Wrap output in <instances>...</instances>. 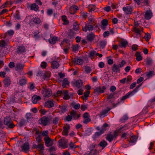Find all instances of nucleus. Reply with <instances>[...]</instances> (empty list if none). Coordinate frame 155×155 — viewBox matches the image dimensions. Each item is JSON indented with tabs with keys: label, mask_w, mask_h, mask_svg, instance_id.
Wrapping results in <instances>:
<instances>
[{
	"label": "nucleus",
	"mask_w": 155,
	"mask_h": 155,
	"mask_svg": "<svg viewBox=\"0 0 155 155\" xmlns=\"http://www.w3.org/2000/svg\"><path fill=\"white\" fill-rule=\"evenodd\" d=\"M142 84L139 85L134 89L132 91H130L127 93L125 95L123 96L120 100L121 101H124L125 99L129 98L130 97L134 95L138 91L139 88L141 86Z\"/></svg>",
	"instance_id": "nucleus-1"
},
{
	"label": "nucleus",
	"mask_w": 155,
	"mask_h": 155,
	"mask_svg": "<svg viewBox=\"0 0 155 155\" xmlns=\"http://www.w3.org/2000/svg\"><path fill=\"white\" fill-rule=\"evenodd\" d=\"M126 63L125 61L124 60H123L119 64L117 65L114 64L112 68L113 71L116 73H119L120 71V68L123 67Z\"/></svg>",
	"instance_id": "nucleus-2"
},
{
	"label": "nucleus",
	"mask_w": 155,
	"mask_h": 155,
	"mask_svg": "<svg viewBox=\"0 0 155 155\" xmlns=\"http://www.w3.org/2000/svg\"><path fill=\"white\" fill-rule=\"evenodd\" d=\"M123 10L126 15H128L132 14L133 10V6L127 5L123 8Z\"/></svg>",
	"instance_id": "nucleus-3"
},
{
	"label": "nucleus",
	"mask_w": 155,
	"mask_h": 155,
	"mask_svg": "<svg viewBox=\"0 0 155 155\" xmlns=\"http://www.w3.org/2000/svg\"><path fill=\"white\" fill-rule=\"evenodd\" d=\"M4 123L5 125L8 126V127L11 128H13L15 125L13 124L10 118L9 117L5 118L4 120Z\"/></svg>",
	"instance_id": "nucleus-4"
},
{
	"label": "nucleus",
	"mask_w": 155,
	"mask_h": 155,
	"mask_svg": "<svg viewBox=\"0 0 155 155\" xmlns=\"http://www.w3.org/2000/svg\"><path fill=\"white\" fill-rule=\"evenodd\" d=\"M41 92L43 96L45 97H48L50 96L51 94V92L49 89L43 87Z\"/></svg>",
	"instance_id": "nucleus-5"
},
{
	"label": "nucleus",
	"mask_w": 155,
	"mask_h": 155,
	"mask_svg": "<svg viewBox=\"0 0 155 155\" xmlns=\"http://www.w3.org/2000/svg\"><path fill=\"white\" fill-rule=\"evenodd\" d=\"M50 120L51 119L50 118L44 117L39 120V123L46 126L50 124Z\"/></svg>",
	"instance_id": "nucleus-6"
},
{
	"label": "nucleus",
	"mask_w": 155,
	"mask_h": 155,
	"mask_svg": "<svg viewBox=\"0 0 155 155\" xmlns=\"http://www.w3.org/2000/svg\"><path fill=\"white\" fill-rule=\"evenodd\" d=\"M106 89V87L105 86H100L96 87L94 91L96 94H100L104 93Z\"/></svg>",
	"instance_id": "nucleus-7"
},
{
	"label": "nucleus",
	"mask_w": 155,
	"mask_h": 155,
	"mask_svg": "<svg viewBox=\"0 0 155 155\" xmlns=\"http://www.w3.org/2000/svg\"><path fill=\"white\" fill-rule=\"evenodd\" d=\"M44 140L45 145L47 147L51 146L53 144V140H51L49 137H45Z\"/></svg>",
	"instance_id": "nucleus-8"
},
{
	"label": "nucleus",
	"mask_w": 155,
	"mask_h": 155,
	"mask_svg": "<svg viewBox=\"0 0 155 155\" xmlns=\"http://www.w3.org/2000/svg\"><path fill=\"white\" fill-rule=\"evenodd\" d=\"M24 66V64L18 63L16 64L15 69L16 71H20L23 70Z\"/></svg>",
	"instance_id": "nucleus-9"
},
{
	"label": "nucleus",
	"mask_w": 155,
	"mask_h": 155,
	"mask_svg": "<svg viewBox=\"0 0 155 155\" xmlns=\"http://www.w3.org/2000/svg\"><path fill=\"white\" fill-rule=\"evenodd\" d=\"M89 15V16L88 18V24H95V20L94 15L92 14Z\"/></svg>",
	"instance_id": "nucleus-10"
},
{
	"label": "nucleus",
	"mask_w": 155,
	"mask_h": 155,
	"mask_svg": "<svg viewBox=\"0 0 155 155\" xmlns=\"http://www.w3.org/2000/svg\"><path fill=\"white\" fill-rule=\"evenodd\" d=\"M96 8V6L95 5H89L88 7V11L89 13L88 14H92V12H94Z\"/></svg>",
	"instance_id": "nucleus-11"
},
{
	"label": "nucleus",
	"mask_w": 155,
	"mask_h": 155,
	"mask_svg": "<svg viewBox=\"0 0 155 155\" xmlns=\"http://www.w3.org/2000/svg\"><path fill=\"white\" fill-rule=\"evenodd\" d=\"M54 102L53 100H49L45 102V106L46 107L50 108L54 106Z\"/></svg>",
	"instance_id": "nucleus-12"
},
{
	"label": "nucleus",
	"mask_w": 155,
	"mask_h": 155,
	"mask_svg": "<svg viewBox=\"0 0 155 155\" xmlns=\"http://www.w3.org/2000/svg\"><path fill=\"white\" fill-rule=\"evenodd\" d=\"M41 99V97L36 95H34L32 98V101L33 104H36Z\"/></svg>",
	"instance_id": "nucleus-13"
},
{
	"label": "nucleus",
	"mask_w": 155,
	"mask_h": 155,
	"mask_svg": "<svg viewBox=\"0 0 155 155\" xmlns=\"http://www.w3.org/2000/svg\"><path fill=\"white\" fill-rule=\"evenodd\" d=\"M73 84L74 86L79 88L82 85V81L81 80H79L74 82Z\"/></svg>",
	"instance_id": "nucleus-14"
},
{
	"label": "nucleus",
	"mask_w": 155,
	"mask_h": 155,
	"mask_svg": "<svg viewBox=\"0 0 155 155\" xmlns=\"http://www.w3.org/2000/svg\"><path fill=\"white\" fill-rule=\"evenodd\" d=\"M5 87H8L11 84V81L9 77H6L3 81Z\"/></svg>",
	"instance_id": "nucleus-15"
},
{
	"label": "nucleus",
	"mask_w": 155,
	"mask_h": 155,
	"mask_svg": "<svg viewBox=\"0 0 155 155\" xmlns=\"http://www.w3.org/2000/svg\"><path fill=\"white\" fill-rule=\"evenodd\" d=\"M101 28L104 30H105L107 25L108 24V21L107 19H103L101 22Z\"/></svg>",
	"instance_id": "nucleus-16"
},
{
	"label": "nucleus",
	"mask_w": 155,
	"mask_h": 155,
	"mask_svg": "<svg viewBox=\"0 0 155 155\" xmlns=\"http://www.w3.org/2000/svg\"><path fill=\"white\" fill-rule=\"evenodd\" d=\"M64 129L62 132V134L63 135L67 136L68 135L69 130L70 128L69 125H67L64 127Z\"/></svg>",
	"instance_id": "nucleus-17"
},
{
	"label": "nucleus",
	"mask_w": 155,
	"mask_h": 155,
	"mask_svg": "<svg viewBox=\"0 0 155 155\" xmlns=\"http://www.w3.org/2000/svg\"><path fill=\"white\" fill-rule=\"evenodd\" d=\"M22 150L25 153H27L29 151V145L28 143H25L24 145L21 147Z\"/></svg>",
	"instance_id": "nucleus-18"
},
{
	"label": "nucleus",
	"mask_w": 155,
	"mask_h": 155,
	"mask_svg": "<svg viewBox=\"0 0 155 155\" xmlns=\"http://www.w3.org/2000/svg\"><path fill=\"white\" fill-rule=\"evenodd\" d=\"M59 144L61 147L64 148L66 147L67 146L66 142L64 140L61 139L59 141Z\"/></svg>",
	"instance_id": "nucleus-19"
},
{
	"label": "nucleus",
	"mask_w": 155,
	"mask_h": 155,
	"mask_svg": "<svg viewBox=\"0 0 155 155\" xmlns=\"http://www.w3.org/2000/svg\"><path fill=\"white\" fill-rule=\"evenodd\" d=\"M152 16V13L151 10H147L145 14V17L147 19H149Z\"/></svg>",
	"instance_id": "nucleus-20"
},
{
	"label": "nucleus",
	"mask_w": 155,
	"mask_h": 155,
	"mask_svg": "<svg viewBox=\"0 0 155 155\" xmlns=\"http://www.w3.org/2000/svg\"><path fill=\"white\" fill-rule=\"evenodd\" d=\"M78 9V7L76 6H71L70 8V13L71 14H74L75 13Z\"/></svg>",
	"instance_id": "nucleus-21"
},
{
	"label": "nucleus",
	"mask_w": 155,
	"mask_h": 155,
	"mask_svg": "<svg viewBox=\"0 0 155 155\" xmlns=\"http://www.w3.org/2000/svg\"><path fill=\"white\" fill-rule=\"evenodd\" d=\"M137 140V138L135 136H131L130 139V140L129 141V144L130 146L132 145L133 144L131 143H135Z\"/></svg>",
	"instance_id": "nucleus-22"
},
{
	"label": "nucleus",
	"mask_w": 155,
	"mask_h": 155,
	"mask_svg": "<svg viewBox=\"0 0 155 155\" xmlns=\"http://www.w3.org/2000/svg\"><path fill=\"white\" fill-rule=\"evenodd\" d=\"M67 107L65 106H59L58 107V110L61 113H63L66 111Z\"/></svg>",
	"instance_id": "nucleus-23"
},
{
	"label": "nucleus",
	"mask_w": 155,
	"mask_h": 155,
	"mask_svg": "<svg viewBox=\"0 0 155 155\" xmlns=\"http://www.w3.org/2000/svg\"><path fill=\"white\" fill-rule=\"evenodd\" d=\"M51 67L53 69H57L59 66V63L56 61H53L51 62Z\"/></svg>",
	"instance_id": "nucleus-24"
},
{
	"label": "nucleus",
	"mask_w": 155,
	"mask_h": 155,
	"mask_svg": "<svg viewBox=\"0 0 155 155\" xmlns=\"http://www.w3.org/2000/svg\"><path fill=\"white\" fill-rule=\"evenodd\" d=\"M135 56L136 57V60L137 61H140L143 59V57L141 56L140 52H137L135 53Z\"/></svg>",
	"instance_id": "nucleus-25"
},
{
	"label": "nucleus",
	"mask_w": 155,
	"mask_h": 155,
	"mask_svg": "<svg viewBox=\"0 0 155 155\" xmlns=\"http://www.w3.org/2000/svg\"><path fill=\"white\" fill-rule=\"evenodd\" d=\"M95 35L93 33H91L88 35V41L91 42L94 39Z\"/></svg>",
	"instance_id": "nucleus-26"
},
{
	"label": "nucleus",
	"mask_w": 155,
	"mask_h": 155,
	"mask_svg": "<svg viewBox=\"0 0 155 155\" xmlns=\"http://www.w3.org/2000/svg\"><path fill=\"white\" fill-rule=\"evenodd\" d=\"M63 98L64 100H68L70 98V97L68 94V92L67 91H64L63 93Z\"/></svg>",
	"instance_id": "nucleus-27"
},
{
	"label": "nucleus",
	"mask_w": 155,
	"mask_h": 155,
	"mask_svg": "<svg viewBox=\"0 0 155 155\" xmlns=\"http://www.w3.org/2000/svg\"><path fill=\"white\" fill-rule=\"evenodd\" d=\"M30 22L31 23H33L32 22H33L35 24H39L40 23L41 21L39 18L35 17L32 18Z\"/></svg>",
	"instance_id": "nucleus-28"
},
{
	"label": "nucleus",
	"mask_w": 155,
	"mask_h": 155,
	"mask_svg": "<svg viewBox=\"0 0 155 155\" xmlns=\"http://www.w3.org/2000/svg\"><path fill=\"white\" fill-rule=\"evenodd\" d=\"M105 131V129L101 130L100 132H96L94 135V138H96L99 136L101 134H103Z\"/></svg>",
	"instance_id": "nucleus-29"
},
{
	"label": "nucleus",
	"mask_w": 155,
	"mask_h": 155,
	"mask_svg": "<svg viewBox=\"0 0 155 155\" xmlns=\"http://www.w3.org/2000/svg\"><path fill=\"white\" fill-rule=\"evenodd\" d=\"M107 41L105 40L101 41L99 42L100 46L102 48H105V46L107 45Z\"/></svg>",
	"instance_id": "nucleus-30"
},
{
	"label": "nucleus",
	"mask_w": 155,
	"mask_h": 155,
	"mask_svg": "<svg viewBox=\"0 0 155 155\" xmlns=\"http://www.w3.org/2000/svg\"><path fill=\"white\" fill-rule=\"evenodd\" d=\"M18 51L19 52L22 53L25 52L26 49L23 45L19 46L18 48Z\"/></svg>",
	"instance_id": "nucleus-31"
},
{
	"label": "nucleus",
	"mask_w": 155,
	"mask_h": 155,
	"mask_svg": "<svg viewBox=\"0 0 155 155\" xmlns=\"http://www.w3.org/2000/svg\"><path fill=\"white\" fill-rule=\"evenodd\" d=\"M74 61L75 63L78 64H81L83 63V60L81 58L74 59Z\"/></svg>",
	"instance_id": "nucleus-32"
},
{
	"label": "nucleus",
	"mask_w": 155,
	"mask_h": 155,
	"mask_svg": "<svg viewBox=\"0 0 155 155\" xmlns=\"http://www.w3.org/2000/svg\"><path fill=\"white\" fill-rule=\"evenodd\" d=\"M31 9L36 11L38 10V7L37 5L35 3L32 4L31 7Z\"/></svg>",
	"instance_id": "nucleus-33"
},
{
	"label": "nucleus",
	"mask_w": 155,
	"mask_h": 155,
	"mask_svg": "<svg viewBox=\"0 0 155 155\" xmlns=\"http://www.w3.org/2000/svg\"><path fill=\"white\" fill-rule=\"evenodd\" d=\"M19 83L21 85H25L26 83V80L25 77H23L19 81Z\"/></svg>",
	"instance_id": "nucleus-34"
},
{
	"label": "nucleus",
	"mask_w": 155,
	"mask_h": 155,
	"mask_svg": "<svg viewBox=\"0 0 155 155\" xmlns=\"http://www.w3.org/2000/svg\"><path fill=\"white\" fill-rule=\"evenodd\" d=\"M106 139L110 142H111L114 139V136L111 134H109L107 135Z\"/></svg>",
	"instance_id": "nucleus-35"
},
{
	"label": "nucleus",
	"mask_w": 155,
	"mask_h": 155,
	"mask_svg": "<svg viewBox=\"0 0 155 155\" xmlns=\"http://www.w3.org/2000/svg\"><path fill=\"white\" fill-rule=\"evenodd\" d=\"M57 40V38L55 37L51 38L49 39V41L50 43L51 44H54L55 43Z\"/></svg>",
	"instance_id": "nucleus-36"
},
{
	"label": "nucleus",
	"mask_w": 155,
	"mask_h": 155,
	"mask_svg": "<svg viewBox=\"0 0 155 155\" xmlns=\"http://www.w3.org/2000/svg\"><path fill=\"white\" fill-rule=\"evenodd\" d=\"M8 41L6 42L3 40H2L0 41V47H4L8 44Z\"/></svg>",
	"instance_id": "nucleus-37"
},
{
	"label": "nucleus",
	"mask_w": 155,
	"mask_h": 155,
	"mask_svg": "<svg viewBox=\"0 0 155 155\" xmlns=\"http://www.w3.org/2000/svg\"><path fill=\"white\" fill-rule=\"evenodd\" d=\"M127 44L128 42L126 41H122L120 43V46L124 48L126 47Z\"/></svg>",
	"instance_id": "nucleus-38"
},
{
	"label": "nucleus",
	"mask_w": 155,
	"mask_h": 155,
	"mask_svg": "<svg viewBox=\"0 0 155 155\" xmlns=\"http://www.w3.org/2000/svg\"><path fill=\"white\" fill-rule=\"evenodd\" d=\"M35 147L36 148H38L41 150H42L44 149V144H39L37 145H36Z\"/></svg>",
	"instance_id": "nucleus-39"
},
{
	"label": "nucleus",
	"mask_w": 155,
	"mask_h": 155,
	"mask_svg": "<svg viewBox=\"0 0 155 155\" xmlns=\"http://www.w3.org/2000/svg\"><path fill=\"white\" fill-rule=\"evenodd\" d=\"M107 144V142L105 140H104L101 141L98 144L101 147H105Z\"/></svg>",
	"instance_id": "nucleus-40"
},
{
	"label": "nucleus",
	"mask_w": 155,
	"mask_h": 155,
	"mask_svg": "<svg viewBox=\"0 0 155 155\" xmlns=\"http://www.w3.org/2000/svg\"><path fill=\"white\" fill-rule=\"evenodd\" d=\"M95 26V24H88V30L92 31L94 29V27Z\"/></svg>",
	"instance_id": "nucleus-41"
},
{
	"label": "nucleus",
	"mask_w": 155,
	"mask_h": 155,
	"mask_svg": "<svg viewBox=\"0 0 155 155\" xmlns=\"http://www.w3.org/2000/svg\"><path fill=\"white\" fill-rule=\"evenodd\" d=\"M63 83L62 86L64 87H65L66 85H68L69 84V82L66 78H65L64 79Z\"/></svg>",
	"instance_id": "nucleus-42"
},
{
	"label": "nucleus",
	"mask_w": 155,
	"mask_h": 155,
	"mask_svg": "<svg viewBox=\"0 0 155 155\" xmlns=\"http://www.w3.org/2000/svg\"><path fill=\"white\" fill-rule=\"evenodd\" d=\"M110 110V108H108L107 109H105L103 110L102 112H101V116H105L107 114L108 112Z\"/></svg>",
	"instance_id": "nucleus-43"
},
{
	"label": "nucleus",
	"mask_w": 155,
	"mask_h": 155,
	"mask_svg": "<svg viewBox=\"0 0 155 155\" xmlns=\"http://www.w3.org/2000/svg\"><path fill=\"white\" fill-rule=\"evenodd\" d=\"M62 19L63 21L64 22V24L65 25H67L68 24V21L67 19V17L65 15L62 16Z\"/></svg>",
	"instance_id": "nucleus-44"
},
{
	"label": "nucleus",
	"mask_w": 155,
	"mask_h": 155,
	"mask_svg": "<svg viewBox=\"0 0 155 155\" xmlns=\"http://www.w3.org/2000/svg\"><path fill=\"white\" fill-rule=\"evenodd\" d=\"M59 118L58 117H55L53 119L52 121L53 124H57L59 121Z\"/></svg>",
	"instance_id": "nucleus-45"
},
{
	"label": "nucleus",
	"mask_w": 155,
	"mask_h": 155,
	"mask_svg": "<svg viewBox=\"0 0 155 155\" xmlns=\"http://www.w3.org/2000/svg\"><path fill=\"white\" fill-rule=\"evenodd\" d=\"M144 38L147 41H148L151 38V35L149 33H146L144 36Z\"/></svg>",
	"instance_id": "nucleus-46"
},
{
	"label": "nucleus",
	"mask_w": 155,
	"mask_h": 155,
	"mask_svg": "<svg viewBox=\"0 0 155 155\" xmlns=\"http://www.w3.org/2000/svg\"><path fill=\"white\" fill-rule=\"evenodd\" d=\"M134 31L138 35H140L141 30L138 28L134 27Z\"/></svg>",
	"instance_id": "nucleus-47"
},
{
	"label": "nucleus",
	"mask_w": 155,
	"mask_h": 155,
	"mask_svg": "<svg viewBox=\"0 0 155 155\" xmlns=\"http://www.w3.org/2000/svg\"><path fill=\"white\" fill-rule=\"evenodd\" d=\"M128 119V117L127 115H124L120 119V121L122 122H124L125 121Z\"/></svg>",
	"instance_id": "nucleus-48"
},
{
	"label": "nucleus",
	"mask_w": 155,
	"mask_h": 155,
	"mask_svg": "<svg viewBox=\"0 0 155 155\" xmlns=\"http://www.w3.org/2000/svg\"><path fill=\"white\" fill-rule=\"evenodd\" d=\"M96 144H95L93 143L90 146L89 149L91 151V153H92V151L94 150V148L95 147Z\"/></svg>",
	"instance_id": "nucleus-49"
},
{
	"label": "nucleus",
	"mask_w": 155,
	"mask_h": 155,
	"mask_svg": "<svg viewBox=\"0 0 155 155\" xmlns=\"http://www.w3.org/2000/svg\"><path fill=\"white\" fill-rule=\"evenodd\" d=\"M96 52L95 51H93L89 53V57L91 58V59L93 58V56L95 54Z\"/></svg>",
	"instance_id": "nucleus-50"
},
{
	"label": "nucleus",
	"mask_w": 155,
	"mask_h": 155,
	"mask_svg": "<svg viewBox=\"0 0 155 155\" xmlns=\"http://www.w3.org/2000/svg\"><path fill=\"white\" fill-rule=\"evenodd\" d=\"M48 131L44 130L42 132L41 135L45 136V137H49L48 136Z\"/></svg>",
	"instance_id": "nucleus-51"
},
{
	"label": "nucleus",
	"mask_w": 155,
	"mask_h": 155,
	"mask_svg": "<svg viewBox=\"0 0 155 155\" xmlns=\"http://www.w3.org/2000/svg\"><path fill=\"white\" fill-rule=\"evenodd\" d=\"M36 140L37 143H38L41 141V135H38L36 138Z\"/></svg>",
	"instance_id": "nucleus-52"
},
{
	"label": "nucleus",
	"mask_w": 155,
	"mask_h": 155,
	"mask_svg": "<svg viewBox=\"0 0 155 155\" xmlns=\"http://www.w3.org/2000/svg\"><path fill=\"white\" fill-rule=\"evenodd\" d=\"M147 64L148 65H150L151 64L152 62V60L149 58H147Z\"/></svg>",
	"instance_id": "nucleus-53"
},
{
	"label": "nucleus",
	"mask_w": 155,
	"mask_h": 155,
	"mask_svg": "<svg viewBox=\"0 0 155 155\" xmlns=\"http://www.w3.org/2000/svg\"><path fill=\"white\" fill-rule=\"evenodd\" d=\"M114 93H112L107 96V99H110L114 97Z\"/></svg>",
	"instance_id": "nucleus-54"
},
{
	"label": "nucleus",
	"mask_w": 155,
	"mask_h": 155,
	"mask_svg": "<svg viewBox=\"0 0 155 155\" xmlns=\"http://www.w3.org/2000/svg\"><path fill=\"white\" fill-rule=\"evenodd\" d=\"M64 91H58L57 92V96L59 97L61 96L63 94V93Z\"/></svg>",
	"instance_id": "nucleus-55"
},
{
	"label": "nucleus",
	"mask_w": 155,
	"mask_h": 155,
	"mask_svg": "<svg viewBox=\"0 0 155 155\" xmlns=\"http://www.w3.org/2000/svg\"><path fill=\"white\" fill-rule=\"evenodd\" d=\"M32 115L31 113H28L26 115V117L27 120L30 119L31 118Z\"/></svg>",
	"instance_id": "nucleus-56"
},
{
	"label": "nucleus",
	"mask_w": 155,
	"mask_h": 155,
	"mask_svg": "<svg viewBox=\"0 0 155 155\" xmlns=\"http://www.w3.org/2000/svg\"><path fill=\"white\" fill-rule=\"evenodd\" d=\"M53 12V10L52 9H50L48 10L47 11V14L48 15H51L52 14Z\"/></svg>",
	"instance_id": "nucleus-57"
},
{
	"label": "nucleus",
	"mask_w": 155,
	"mask_h": 155,
	"mask_svg": "<svg viewBox=\"0 0 155 155\" xmlns=\"http://www.w3.org/2000/svg\"><path fill=\"white\" fill-rule=\"evenodd\" d=\"M132 49L133 51H136L138 49V46L136 45H133L132 46Z\"/></svg>",
	"instance_id": "nucleus-58"
},
{
	"label": "nucleus",
	"mask_w": 155,
	"mask_h": 155,
	"mask_svg": "<svg viewBox=\"0 0 155 155\" xmlns=\"http://www.w3.org/2000/svg\"><path fill=\"white\" fill-rule=\"evenodd\" d=\"M69 146L72 149H75L78 147V146H75L74 143H71L70 144Z\"/></svg>",
	"instance_id": "nucleus-59"
},
{
	"label": "nucleus",
	"mask_w": 155,
	"mask_h": 155,
	"mask_svg": "<svg viewBox=\"0 0 155 155\" xmlns=\"http://www.w3.org/2000/svg\"><path fill=\"white\" fill-rule=\"evenodd\" d=\"M47 64L45 62H42L41 65V67L43 68H45L47 66Z\"/></svg>",
	"instance_id": "nucleus-60"
},
{
	"label": "nucleus",
	"mask_w": 155,
	"mask_h": 155,
	"mask_svg": "<svg viewBox=\"0 0 155 155\" xmlns=\"http://www.w3.org/2000/svg\"><path fill=\"white\" fill-rule=\"evenodd\" d=\"M108 126V124L106 123H105L102 126L101 130L105 129V131L106 130V128Z\"/></svg>",
	"instance_id": "nucleus-61"
},
{
	"label": "nucleus",
	"mask_w": 155,
	"mask_h": 155,
	"mask_svg": "<svg viewBox=\"0 0 155 155\" xmlns=\"http://www.w3.org/2000/svg\"><path fill=\"white\" fill-rule=\"evenodd\" d=\"M110 35L109 32L108 31H106L103 34V36L104 37H108Z\"/></svg>",
	"instance_id": "nucleus-62"
},
{
	"label": "nucleus",
	"mask_w": 155,
	"mask_h": 155,
	"mask_svg": "<svg viewBox=\"0 0 155 155\" xmlns=\"http://www.w3.org/2000/svg\"><path fill=\"white\" fill-rule=\"evenodd\" d=\"M7 32L8 35L10 36L12 35L14 33V31L11 30L8 31Z\"/></svg>",
	"instance_id": "nucleus-63"
},
{
	"label": "nucleus",
	"mask_w": 155,
	"mask_h": 155,
	"mask_svg": "<svg viewBox=\"0 0 155 155\" xmlns=\"http://www.w3.org/2000/svg\"><path fill=\"white\" fill-rule=\"evenodd\" d=\"M104 66V64L103 62H99L98 65L99 67L100 68H103Z\"/></svg>",
	"instance_id": "nucleus-64"
}]
</instances>
